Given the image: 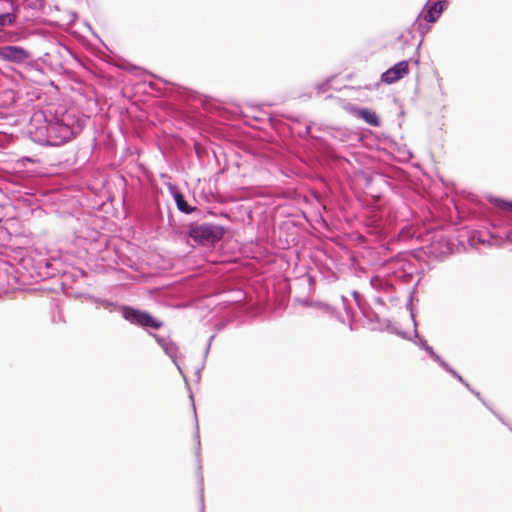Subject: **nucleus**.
Listing matches in <instances>:
<instances>
[{
    "label": "nucleus",
    "instance_id": "nucleus-6",
    "mask_svg": "<svg viewBox=\"0 0 512 512\" xmlns=\"http://www.w3.org/2000/svg\"><path fill=\"white\" fill-rule=\"evenodd\" d=\"M409 72V62L407 60L396 63L381 75V81L386 84H393L403 78Z\"/></svg>",
    "mask_w": 512,
    "mask_h": 512
},
{
    "label": "nucleus",
    "instance_id": "nucleus-13",
    "mask_svg": "<svg viewBox=\"0 0 512 512\" xmlns=\"http://www.w3.org/2000/svg\"><path fill=\"white\" fill-rule=\"evenodd\" d=\"M369 284L375 290H384L388 287L387 282L379 276L372 277Z\"/></svg>",
    "mask_w": 512,
    "mask_h": 512
},
{
    "label": "nucleus",
    "instance_id": "nucleus-14",
    "mask_svg": "<svg viewBox=\"0 0 512 512\" xmlns=\"http://www.w3.org/2000/svg\"><path fill=\"white\" fill-rule=\"evenodd\" d=\"M494 203L497 207L506 210V211H512V202L505 201L502 199H494Z\"/></svg>",
    "mask_w": 512,
    "mask_h": 512
},
{
    "label": "nucleus",
    "instance_id": "nucleus-11",
    "mask_svg": "<svg viewBox=\"0 0 512 512\" xmlns=\"http://www.w3.org/2000/svg\"><path fill=\"white\" fill-rule=\"evenodd\" d=\"M300 303H301L302 306H305V307H314V308L320 310L321 312H323L325 314L332 313V308L329 305L325 304V303L309 302L308 300H301Z\"/></svg>",
    "mask_w": 512,
    "mask_h": 512
},
{
    "label": "nucleus",
    "instance_id": "nucleus-23",
    "mask_svg": "<svg viewBox=\"0 0 512 512\" xmlns=\"http://www.w3.org/2000/svg\"><path fill=\"white\" fill-rule=\"evenodd\" d=\"M429 30V27H426L425 30H422L423 33L427 32Z\"/></svg>",
    "mask_w": 512,
    "mask_h": 512
},
{
    "label": "nucleus",
    "instance_id": "nucleus-17",
    "mask_svg": "<svg viewBox=\"0 0 512 512\" xmlns=\"http://www.w3.org/2000/svg\"><path fill=\"white\" fill-rule=\"evenodd\" d=\"M438 364L443 368L445 369L447 372H449L452 376L456 377V375L458 374L453 368L450 367V365L444 361L443 359H441Z\"/></svg>",
    "mask_w": 512,
    "mask_h": 512
},
{
    "label": "nucleus",
    "instance_id": "nucleus-19",
    "mask_svg": "<svg viewBox=\"0 0 512 512\" xmlns=\"http://www.w3.org/2000/svg\"><path fill=\"white\" fill-rule=\"evenodd\" d=\"M195 438L197 440V445H198L197 456H199V453H200V436H199V432L198 431L196 432Z\"/></svg>",
    "mask_w": 512,
    "mask_h": 512
},
{
    "label": "nucleus",
    "instance_id": "nucleus-22",
    "mask_svg": "<svg viewBox=\"0 0 512 512\" xmlns=\"http://www.w3.org/2000/svg\"><path fill=\"white\" fill-rule=\"evenodd\" d=\"M209 349H210V343L208 344V346H207V348H206V351H205V354H206V355L208 354Z\"/></svg>",
    "mask_w": 512,
    "mask_h": 512
},
{
    "label": "nucleus",
    "instance_id": "nucleus-20",
    "mask_svg": "<svg viewBox=\"0 0 512 512\" xmlns=\"http://www.w3.org/2000/svg\"><path fill=\"white\" fill-rule=\"evenodd\" d=\"M353 296H354L355 300L358 302V298H359L358 292H356V291L353 292Z\"/></svg>",
    "mask_w": 512,
    "mask_h": 512
},
{
    "label": "nucleus",
    "instance_id": "nucleus-3",
    "mask_svg": "<svg viewBox=\"0 0 512 512\" xmlns=\"http://www.w3.org/2000/svg\"><path fill=\"white\" fill-rule=\"evenodd\" d=\"M31 57L28 50L20 46H1L0 47V60L12 62L15 64H22Z\"/></svg>",
    "mask_w": 512,
    "mask_h": 512
},
{
    "label": "nucleus",
    "instance_id": "nucleus-10",
    "mask_svg": "<svg viewBox=\"0 0 512 512\" xmlns=\"http://www.w3.org/2000/svg\"><path fill=\"white\" fill-rule=\"evenodd\" d=\"M361 118L368 124L372 126H379V118L376 113L372 112L369 109H362L360 111Z\"/></svg>",
    "mask_w": 512,
    "mask_h": 512
},
{
    "label": "nucleus",
    "instance_id": "nucleus-9",
    "mask_svg": "<svg viewBox=\"0 0 512 512\" xmlns=\"http://www.w3.org/2000/svg\"><path fill=\"white\" fill-rule=\"evenodd\" d=\"M173 196H174V200L176 202L177 208L181 212H184L186 214H190L193 211V209L188 205V203L186 202L184 196L181 193L175 192L173 194Z\"/></svg>",
    "mask_w": 512,
    "mask_h": 512
},
{
    "label": "nucleus",
    "instance_id": "nucleus-12",
    "mask_svg": "<svg viewBox=\"0 0 512 512\" xmlns=\"http://www.w3.org/2000/svg\"><path fill=\"white\" fill-rule=\"evenodd\" d=\"M94 303L96 304V307H102L110 312H112L116 308V304L107 300V299H101V298H92Z\"/></svg>",
    "mask_w": 512,
    "mask_h": 512
},
{
    "label": "nucleus",
    "instance_id": "nucleus-5",
    "mask_svg": "<svg viewBox=\"0 0 512 512\" xmlns=\"http://www.w3.org/2000/svg\"><path fill=\"white\" fill-rule=\"evenodd\" d=\"M447 6L448 1L446 0H428L420 15L418 16V20L422 18L428 23H434L438 20Z\"/></svg>",
    "mask_w": 512,
    "mask_h": 512
},
{
    "label": "nucleus",
    "instance_id": "nucleus-1",
    "mask_svg": "<svg viewBox=\"0 0 512 512\" xmlns=\"http://www.w3.org/2000/svg\"><path fill=\"white\" fill-rule=\"evenodd\" d=\"M31 139L46 146H59L71 140L76 134V127L68 113H64L60 118L55 117L51 120H45L33 130H30Z\"/></svg>",
    "mask_w": 512,
    "mask_h": 512
},
{
    "label": "nucleus",
    "instance_id": "nucleus-4",
    "mask_svg": "<svg viewBox=\"0 0 512 512\" xmlns=\"http://www.w3.org/2000/svg\"><path fill=\"white\" fill-rule=\"evenodd\" d=\"M192 234L195 239L214 242L223 237L224 229L218 225L202 224L193 229Z\"/></svg>",
    "mask_w": 512,
    "mask_h": 512
},
{
    "label": "nucleus",
    "instance_id": "nucleus-15",
    "mask_svg": "<svg viewBox=\"0 0 512 512\" xmlns=\"http://www.w3.org/2000/svg\"><path fill=\"white\" fill-rule=\"evenodd\" d=\"M25 5L33 10H39L43 6V0H24Z\"/></svg>",
    "mask_w": 512,
    "mask_h": 512
},
{
    "label": "nucleus",
    "instance_id": "nucleus-18",
    "mask_svg": "<svg viewBox=\"0 0 512 512\" xmlns=\"http://www.w3.org/2000/svg\"><path fill=\"white\" fill-rule=\"evenodd\" d=\"M458 381H460L461 383H463L477 398L480 399V393L479 392H476L474 391L470 385L462 378L461 375L457 374L456 377H455Z\"/></svg>",
    "mask_w": 512,
    "mask_h": 512
},
{
    "label": "nucleus",
    "instance_id": "nucleus-16",
    "mask_svg": "<svg viewBox=\"0 0 512 512\" xmlns=\"http://www.w3.org/2000/svg\"><path fill=\"white\" fill-rule=\"evenodd\" d=\"M12 23V16L10 14H1L0 15V30Z\"/></svg>",
    "mask_w": 512,
    "mask_h": 512
},
{
    "label": "nucleus",
    "instance_id": "nucleus-21",
    "mask_svg": "<svg viewBox=\"0 0 512 512\" xmlns=\"http://www.w3.org/2000/svg\"><path fill=\"white\" fill-rule=\"evenodd\" d=\"M507 239L512 241V231L507 234Z\"/></svg>",
    "mask_w": 512,
    "mask_h": 512
},
{
    "label": "nucleus",
    "instance_id": "nucleus-2",
    "mask_svg": "<svg viewBox=\"0 0 512 512\" xmlns=\"http://www.w3.org/2000/svg\"><path fill=\"white\" fill-rule=\"evenodd\" d=\"M122 316L131 324L138 325L142 328L159 329L162 322L155 319L151 314L141 311L130 306L121 307Z\"/></svg>",
    "mask_w": 512,
    "mask_h": 512
},
{
    "label": "nucleus",
    "instance_id": "nucleus-7",
    "mask_svg": "<svg viewBox=\"0 0 512 512\" xmlns=\"http://www.w3.org/2000/svg\"><path fill=\"white\" fill-rule=\"evenodd\" d=\"M153 336L156 339L157 343L162 347L165 354H167L172 359L173 363L177 366L179 372L183 374L181 367L177 363V345L168 338L161 337L156 334H153Z\"/></svg>",
    "mask_w": 512,
    "mask_h": 512
},
{
    "label": "nucleus",
    "instance_id": "nucleus-8",
    "mask_svg": "<svg viewBox=\"0 0 512 512\" xmlns=\"http://www.w3.org/2000/svg\"><path fill=\"white\" fill-rule=\"evenodd\" d=\"M415 337L417 338V341L415 343L420 348L425 350L435 362L438 363L442 359L437 353H435L433 348L430 345H428L426 340L419 338L417 334L415 335Z\"/></svg>",
    "mask_w": 512,
    "mask_h": 512
}]
</instances>
